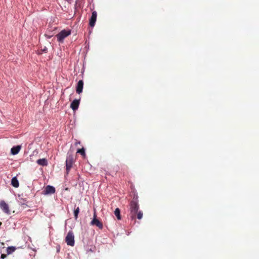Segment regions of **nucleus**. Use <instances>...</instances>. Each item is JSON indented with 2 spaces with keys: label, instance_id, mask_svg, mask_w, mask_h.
Wrapping results in <instances>:
<instances>
[{
  "label": "nucleus",
  "instance_id": "obj_1",
  "mask_svg": "<svg viewBox=\"0 0 259 259\" xmlns=\"http://www.w3.org/2000/svg\"><path fill=\"white\" fill-rule=\"evenodd\" d=\"M130 209L131 217L133 220L135 219L136 215L139 209L137 197H134V199L131 202Z\"/></svg>",
  "mask_w": 259,
  "mask_h": 259
},
{
  "label": "nucleus",
  "instance_id": "obj_2",
  "mask_svg": "<svg viewBox=\"0 0 259 259\" xmlns=\"http://www.w3.org/2000/svg\"><path fill=\"white\" fill-rule=\"evenodd\" d=\"M71 34L70 30H62L56 35L57 40L59 42H63L65 38Z\"/></svg>",
  "mask_w": 259,
  "mask_h": 259
},
{
  "label": "nucleus",
  "instance_id": "obj_3",
  "mask_svg": "<svg viewBox=\"0 0 259 259\" xmlns=\"http://www.w3.org/2000/svg\"><path fill=\"white\" fill-rule=\"evenodd\" d=\"M65 241L68 245L73 246L74 245V236L72 231H69L65 238Z\"/></svg>",
  "mask_w": 259,
  "mask_h": 259
},
{
  "label": "nucleus",
  "instance_id": "obj_4",
  "mask_svg": "<svg viewBox=\"0 0 259 259\" xmlns=\"http://www.w3.org/2000/svg\"><path fill=\"white\" fill-rule=\"evenodd\" d=\"M66 169L67 173L69 171L73 164V156L71 154H68L65 162Z\"/></svg>",
  "mask_w": 259,
  "mask_h": 259
},
{
  "label": "nucleus",
  "instance_id": "obj_5",
  "mask_svg": "<svg viewBox=\"0 0 259 259\" xmlns=\"http://www.w3.org/2000/svg\"><path fill=\"white\" fill-rule=\"evenodd\" d=\"M97 215L96 212L94 214V218L91 222L92 225H95L100 229H102L103 227V224L97 218Z\"/></svg>",
  "mask_w": 259,
  "mask_h": 259
},
{
  "label": "nucleus",
  "instance_id": "obj_6",
  "mask_svg": "<svg viewBox=\"0 0 259 259\" xmlns=\"http://www.w3.org/2000/svg\"><path fill=\"white\" fill-rule=\"evenodd\" d=\"M55 192V188L54 187L48 185L43 191V194L47 195L49 194H54Z\"/></svg>",
  "mask_w": 259,
  "mask_h": 259
},
{
  "label": "nucleus",
  "instance_id": "obj_7",
  "mask_svg": "<svg viewBox=\"0 0 259 259\" xmlns=\"http://www.w3.org/2000/svg\"><path fill=\"white\" fill-rule=\"evenodd\" d=\"M0 208L6 213L10 214V211L9 205L3 200L0 201Z\"/></svg>",
  "mask_w": 259,
  "mask_h": 259
},
{
  "label": "nucleus",
  "instance_id": "obj_8",
  "mask_svg": "<svg viewBox=\"0 0 259 259\" xmlns=\"http://www.w3.org/2000/svg\"><path fill=\"white\" fill-rule=\"evenodd\" d=\"M97 17V13L96 11H93L92 13V16L90 19L89 25L91 27H93L96 23Z\"/></svg>",
  "mask_w": 259,
  "mask_h": 259
},
{
  "label": "nucleus",
  "instance_id": "obj_9",
  "mask_svg": "<svg viewBox=\"0 0 259 259\" xmlns=\"http://www.w3.org/2000/svg\"><path fill=\"white\" fill-rule=\"evenodd\" d=\"M80 100L75 99L70 104V108L73 110H76L79 107Z\"/></svg>",
  "mask_w": 259,
  "mask_h": 259
},
{
  "label": "nucleus",
  "instance_id": "obj_10",
  "mask_svg": "<svg viewBox=\"0 0 259 259\" xmlns=\"http://www.w3.org/2000/svg\"><path fill=\"white\" fill-rule=\"evenodd\" d=\"M83 87V82L82 80H80L77 82V85H76V93L78 94H80L82 92Z\"/></svg>",
  "mask_w": 259,
  "mask_h": 259
},
{
  "label": "nucleus",
  "instance_id": "obj_11",
  "mask_svg": "<svg viewBox=\"0 0 259 259\" xmlns=\"http://www.w3.org/2000/svg\"><path fill=\"white\" fill-rule=\"evenodd\" d=\"M21 148V147L19 145L13 147L11 149L12 154L14 155L17 154L20 151Z\"/></svg>",
  "mask_w": 259,
  "mask_h": 259
},
{
  "label": "nucleus",
  "instance_id": "obj_12",
  "mask_svg": "<svg viewBox=\"0 0 259 259\" xmlns=\"http://www.w3.org/2000/svg\"><path fill=\"white\" fill-rule=\"evenodd\" d=\"M36 163L41 166H47L48 164V161L46 158L39 159L37 160Z\"/></svg>",
  "mask_w": 259,
  "mask_h": 259
},
{
  "label": "nucleus",
  "instance_id": "obj_13",
  "mask_svg": "<svg viewBox=\"0 0 259 259\" xmlns=\"http://www.w3.org/2000/svg\"><path fill=\"white\" fill-rule=\"evenodd\" d=\"M11 184L12 185L15 187L18 188L19 186V183L18 180H17L16 177H14L11 180Z\"/></svg>",
  "mask_w": 259,
  "mask_h": 259
},
{
  "label": "nucleus",
  "instance_id": "obj_14",
  "mask_svg": "<svg viewBox=\"0 0 259 259\" xmlns=\"http://www.w3.org/2000/svg\"><path fill=\"white\" fill-rule=\"evenodd\" d=\"M114 214L118 220H121L120 210L118 208H116L114 211Z\"/></svg>",
  "mask_w": 259,
  "mask_h": 259
},
{
  "label": "nucleus",
  "instance_id": "obj_15",
  "mask_svg": "<svg viewBox=\"0 0 259 259\" xmlns=\"http://www.w3.org/2000/svg\"><path fill=\"white\" fill-rule=\"evenodd\" d=\"M16 250V247L14 246H10L7 248L8 254L12 253Z\"/></svg>",
  "mask_w": 259,
  "mask_h": 259
},
{
  "label": "nucleus",
  "instance_id": "obj_16",
  "mask_svg": "<svg viewBox=\"0 0 259 259\" xmlns=\"http://www.w3.org/2000/svg\"><path fill=\"white\" fill-rule=\"evenodd\" d=\"M79 207H77L74 210V219L75 220H77L78 219V213L79 212Z\"/></svg>",
  "mask_w": 259,
  "mask_h": 259
},
{
  "label": "nucleus",
  "instance_id": "obj_17",
  "mask_svg": "<svg viewBox=\"0 0 259 259\" xmlns=\"http://www.w3.org/2000/svg\"><path fill=\"white\" fill-rule=\"evenodd\" d=\"M77 153H80L83 156H84L85 155V149L83 148L78 149Z\"/></svg>",
  "mask_w": 259,
  "mask_h": 259
},
{
  "label": "nucleus",
  "instance_id": "obj_18",
  "mask_svg": "<svg viewBox=\"0 0 259 259\" xmlns=\"http://www.w3.org/2000/svg\"><path fill=\"white\" fill-rule=\"evenodd\" d=\"M137 218L139 220L141 219L143 217V212L141 211H138Z\"/></svg>",
  "mask_w": 259,
  "mask_h": 259
},
{
  "label": "nucleus",
  "instance_id": "obj_19",
  "mask_svg": "<svg viewBox=\"0 0 259 259\" xmlns=\"http://www.w3.org/2000/svg\"><path fill=\"white\" fill-rule=\"evenodd\" d=\"M42 52L46 53L48 51V49L47 47H45L43 49L41 50Z\"/></svg>",
  "mask_w": 259,
  "mask_h": 259
},
{
  "label": "nucleus",
  "instance_id": "obj_20",
  "mask_svg": "<svg viewBox=\"0 0 259 259\" xmlns=\"http://www.w3.org/2000/svg\"><path fill=\"white\" fill-rule=\"evenodd\" d=\"M6 257V254H1V258L2 259L5 258Z\"/></svg>",
  "mask_w": 259,
  "mask_h": 259
},
{
  "label": "nucleus",
  "instance_id": "obj_21",
  "mask_svg": "<svg viewBox=\"0 0 259 259\" xmlns=\"http://www.w3.org/2000/svg\"><path fill=\"white\" fill-rule=\"evenodd\" d=\"M45 36L48 38H50L52 37V35H49L47 34H45Z\"/></svg>",
  "mask_w": 259,
  "mask_h": 259
},
{
  "label": "nucleus",
  "instance_id": "obj_22",
  "mask_svg": "<svg viewBox=\"0 0 259 259\" xmlns=\"http://www.w3.org/2000/svg\"><path fill=\"white\" fill-rule=\"evenodd\" d=\"M80 144V142L79 141H76L75 142V145H77V144Z\"/></svg>",
  "mask_w": 259,
  "mask_h": 259
},
{
  "label": "nucleus",
  "instance_id": "obj_23",
  "mask_svg": "<svg viewBox=\"0 0 259 259\" xmlns=\"http://www.w3.org/2000/svg\"><path fill=\"white\" fill-rule=\"evenodd\" d=\"M2 225V223L0 222V226Z\"/></svg>",
  "mask_w": 259,
  "mask_h": 259
}]
</instances>
